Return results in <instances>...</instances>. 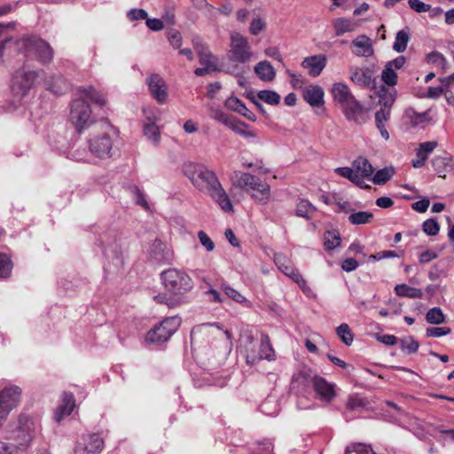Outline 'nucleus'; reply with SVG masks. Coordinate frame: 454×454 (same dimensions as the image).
<instances>
[{
    "label": "nucleus",
    "mask_w": 454,
    "mask_h": 454,
    "mask_svg": "<svg viewBox=\"0 0 454 454\" xmlns=\"http://www.w3.org/2000/svg\"><path fill=\"white\" fill-rule=\"evenodd\" d=\"M185 176L200 191L208 193L224 212H232L233 207L215 173L203 166H188Z\"/></svg>",
    "instance_id": "1"
},
{
    "label": "nucleus",
    "mask_w": 454,
    "mask_h": 454,
    "mask_svg": "<svg viewBox=\"0 0 454 454\" xmlns=\"http://www.w3.org/2000/svg\"><path fill=\"white\" fill-rule=\"evenodd\" d=\"M98 134L88 140L89 150L96 158L105 160L114 155V139L117 136L115 128L106 119L99 120L93 129Z\"/></svg>",
    "instance_id": "2"
},
{
    "label": "nucleus",
    "mask_w": 454,
    "mask_h": 454,
    "mask_svg": "<svg viewBox=\"0 0 454 454\" xmlns=\"http://www.w3.org/2000/svg\"><path fill=\"white\" fill-rule=\"evenodd\" d=\"M19 53L27 59H36L43 64H49L53 59V50L44 40L31 35L21 36L18 43Z\"/></svg>",
    "instance_id": "3"
},
{
    "label": "nucleus",
    "mask_w": 454,
    "mask_h": 454,
    "mask_svg": "<svg viewBox=\"0 0 454 454\" xmlns=\"http://www.w3.org/2000/svg\"><path fill=\"white\" fill-rule=\"evenodd\" d=\"M165 289L172 295L180 298L193 288L192 278L184 270L170 268L160 273Z\"/></svg>",
    "instance_id": "4"
},
{
    "label": "nucleus",
    "mask_w": 454,
    "mask_h": 454,
    "mask_svg": "<svg viewBox=\"0 0 454 454\" xmlns=\"http://www.w3.org/2000/svg\"><path fill=\"white\" fill-rule=\"evenodd\" d=\"M70 120L78 133L89 129H95V125L99 122L92 117L90 106L84 98H76L72 101Z\"/></svg>",
    "instance_id": "5"
},
{
    "label": "nucleus",
    "mask_w": 454,
    "mask_h": 454,
    "mask_svg": "<svg viewBox=\"0 0 454 454\" xmlns=\"http://www.w3.org/2000/svg\"><path fill=\"white\" fill-rule=\"evenodd\" d=\"M236 185L247 192H252L251 196L262 204H266L270 196V185L259 177L249 173H236Z\"/></svg>",
    "instance_id": "6"
},
{
    "label": "nucleus",
    "mask_w": 454,
    "mask_h": 454,
    "mask_svg": "<svg viewBox=\"0 0 454 454\" xmlns=\"http://www.w3.org/2000/svg\"><path fill=\"white\" fill-rule=\"evenodd\" d=\"M43 70H27L25 67L16 70L12 78L11 90L19 99L26 96L35 86L36 80L43 74Z\"/></svg>",
    "instance_id": "7"
},
{
    "label": "nucleus",
    "mask_w": 454,
    "mask_h": 454,
    "mask_svg": "<svg viewBox=\"0 0 454 454\" xmlns=\"http://www.w3.org/2000/svg\"><path fill=\"white\" fill-rule=\"evenodd\" d=\"M181 325V318L174 316L163 319L159 325L149 331L146 341L154 344H162L176 332Z\"/></svg>",
    "instance_id": "8"
},
{
    "label": "nucleus",
    "mask_w": 454,
    "mask_h": 454,
    "mask_svg": "<svg viewBox=\"0 0 454 454\" xmlns=\"http://www.w3.org/2000/svg\"><path fill=\"white\" fill-rule=\"evenodd\" d=\"M252 56L253 52L247 39L239 33L231 34L228 59L232 62L247 63L251 59Z\"/></svg>",
    "instance_id": "9"
},
{
    "label": "nucleus",
    "mask_w": 454,
    "mask_h": 454,
    "mask_svg": "<svg viewBox=\"0 0 454 454\" xmlns=\"http://www.w3.org/2000/svg\"><path fill=\"white\" fill-rule=\"evenodd\" d=\"M35 434V422L26 415H20L18 419L13 440L20 444V449L27 450Z\"/></svg>",
    "instance_id": "10"
},
{
    "label": "nucleus",
    "mask_w": 454,
    "mask_h": 454,
    "mask_svg": "<svg viewBox=\"0 0 454 454\" xmlns=\"http://www.w3.org/2000/svg\"><path fill=\"white\" fill-rule=\"evenodd\" d=\"M21 389L17 386L5 387L0 391V427L6 420L10 411L20 401Z\"/></svg>",
    "instance_id": "11"
},
{
    "label": "nucleus",
    "mask_w": 454,
    "mask_h": 454,
    "mask_svg": "<svg viewBox=\"0 0 454 454\" xmlns=\"http://www.w3.org/2000/svg\"><path fill=\"white\" fill-rule=\"evenodd\" d=\"M104 446L105 441L98 434H83L77 440L73 454H100Z\"/></svg>",
    "instance_id": "12"
},
{
    "label": "nucleus",
    "mask_w": 454,
    "mask_h": 454,
    "mask_svg": "<svg viewBox=\"0 0 454 454\" xmlns=\"http://www.w3.org/2000/svg\"><path fill=\"white\" fill-rule=\"evenodd\" d=\"M311 386L316 393L317 398L319 400L330 403L336 395L335 385L328 382L325 378L314 374L311 378Z\"/></svg>",
    "instance_id": "13"
},
{
    "label": "nucleus",
    "mask_w": 454,
    "mask_h": 454,
    "mask_svg": "<svg viewBox=\"0 0 454 454\" xmlns=\"http://www.w3.org/2000/svg\"><path fill=\"white\" fill-rule=\"evenodd\" d=\"M145 82L153 98L159 104H164L168 95L164 79L158 74H153L146 78Z\"/></svg>",
    "instance_id": "14"
},
{
    "label": "nucleus",
    "mask_w": 454,
    "mask_h": 454,
    "mask_svg": "<svg viewBox=\"0 0 454 454\" xmlns=\"http://www.w3.org/2000/svg\"><path fill=\"white\" fill-rule=\"evenodd\" d=\"M275 353L271 347L270 338L267 334L262 333L261 342L258 344V353L246 355L247 363L254 364L262 359L269 361L274 360Z\"/></svg>",
    "instance_id": "15"
},
{
    "label": "nucleus",
    "mask_w": 454,
    "mask_h": 454,
    "mask_svg": "<svg viewBox=\"0 0 454 454\" xmlns=\"http://www.w3.org/2000/svg\"><path fill=\"white\" fill-rule=\"evenodd\" d=\"M148 254L150 260L155 263L169 262L172 260L171 251L165 243L158 239L152 243Z\"/></svg>",
    "instance_id": "16"
},
{
    "label": "nucleus",
    "mask_w": 454,
    "mask_h": 454,
    "mask_svg": "<svg viewBox=\"0 0 454 454\" xmlns=\"http://www.w3.org/2000/svg\"><path fill=\"white\" fill-rule=\"evenodd\" d=\"M350 80L353 83L363 88H369L374 84L372 70L370 67H352L349 68Z\"/></svg>",
    "instance_id": "17"
},
{
    "label": "nucleus",
    "mask_w": 454,
    "mask_h": 454,
    "mask_svg": "<svg viewBox=\"0 0 454 454\" xmlns=\"http://www.w3.org/2000/svg\"><path fill=\"white\" fill-rule=\"evenodd\" d=\"M343 113L348 121H353L358 124H362L366 121V110L356 98L343 106Z\"/></svg>",
    "instance_id": "18"
},
{
    "label": "nucleus",
    "mask_w": 454,
    "mask_h": 454,
    "mask_svg": "<svg viewBox=\"0 0 454 454\" xmlns=\"http://www.w3.org/2000/svg\"><path fill=\"white\" fill-rule=\"evenodd\" d=\"M326 56L324 54H318L305 58L301 65L303 68L308 69L310 76L317 77L326 67Z\"/></svg>",
    "instance_id": "19"
},
{
    "label": "nucleus",
    "mask_w": 454,
    "mask_h": 454,
    "mask_svg": "<svg viewBox=\"0 0 454 454\" xmlns=\"http://www.w3.org/2000/svg\"><path fill=\"white\" fill-rule=\"evenodd\" d=\"M353 54L358 57H371L374 53L372 40L365 35H360L350 43Z\"/></svg>",
    "instance_id": "20"
},
{
    "label": "nucleus",
    "mask_w": 454,
    "mask_h": 454,
    "mask_svg": "<svg viewBox=\"0 0 454 454\" xmlns=\"http://www.w3.org/2000/svg\"><path fill=\"white\" fill-rule=\"evenodd\" d=\"M220 334H224L227 339L231 338V333L229 331L223 332V330L218 325L214 324H202L192 328L191 332V340L193 341L201 336L217 337V335Z\"/></svg>",
    "instance_id": "21"
},
{
    "label": "nucleus",
    "mask_w": 454,
    "mask_h": 454,
    "mask_svg": "<svg viewBox=\"0 0 454 454\" xmlns=\"http://www.w3.org/2000/svg\"><path fill=\"white\" fill-rule=\"evenodd\" d=\"M431 163L438 176L442 178H445L446 174L454 169V160L448 153L434 156Z\"/></svg>",
    "instance_id": "22"
},
{
    "label": "nucleus",
    "mask_w": 454,
    "mask_h": 454,
    "mask_svg": "<svg viewBox=\"0 0 454 454\" xmlns=\"http://www.w3.org/2000/svg\"><path fill=\"white\" fill-rule=\"evenodd\" d=\"M230 129L250 143L259 144L261 142L257 132L253 128L236 118L231 123Z\"/></svg>",
    "instance_id": "23"
},
{
    "label": "nucleus",
    "mask_w": 454,
    "mask_h": 454,
    "mask_svg": "<svg viewBox=\"0 0 454 454\" xmlns=\"http://www.w3.org/2000/svg\"><path fill=\"white\" fill-rule=\"evenodd\" d=\"M331 93L334 101L338 102L342 106L355 98V97L350 91V89L344 82L333 83L331 90Z\"/></svg>",
    "instance_id": "24"
},
{
    "label": "nucleus",
    "mask_w": 454,
    "mask_h": 454,
    "mask_svg": "<svg viewBox=\"0 0 454 454\" xmlns=\"http://www.w3.org/2000/svg\"><path fill=\"white\" fill-rule=\"evenodd\" d=\"M324 90L318 85H310L304 89L303 98L313 107L324 105Z\"/></svg>",
    "instance_id": "25"
},
{
    "label": "nucleus",
    "mask_w": 454,
    "mask_h": 454,
    "mask_svg": "<svg viewBox=\"0 0 454 454\" xmlns=\"http://www.w3.org/2000/svg\"><path fill=\"white\" fill-rule=\"evenodd\" d=\"M146 121L144 124V133L148 139L154 144H158L160 139L159 128L156 125L157 118L153 114L147 115L146 111L144 110Z\"/></svg>",
    "instance_id": "26"
},
{
    "label": "nucleus",
    "mask_w": 454,
    "mask_h": 454,
    "mask_svg": "<svg viewBox=\"0 0 454 454\" xmlns=\"http://www.w3.org/2000/svg\"><path fill=\"white\" fill-rule=\"evenodd\" d=\"M46 89L56 95L64 94L68 89V83L60 74L51 75L45 80Z\"/></svg>",
    "instance_id": "27"
},
{
    "label": "nucleus",
    "mask_w": 454,
    "mask_h": 454,
    "mask_svg": "<svg viewBox=\"0 0 454 454\" xmlns=\"http://www.w3.org/2000/svg\"><path fill=\"white\" fill-rule=\"evenodd\" d=\"M226 106L230 109H231V110L240 114L241 115H243L244 117H246L249 121H256L255 114L252 111H250L245 106V104L240 99H239L238 98H235V97L229 98L226 100Z\"/></svg>",
    "instance_id": "28"
},
{
    "label": "nucleus",
    "mask_w": 454,
    "mask_h": 454,
    "mask_svg": "<svg viewBox=\"0 0 454 454\" xmlns=\"http://www.w3.org/2000/svg\"><path fill=\"white\" fill-rule=\"evenodd\" d=\"M74 408V398L70 393L63 395L62 404L55 412V419L60 421L64 417L69 416Z\"/></svg>",
    "instance_id": "29"
},
{
    "label": "nucleus",
    "mask_w": 454,
    "mask_h": 454,
    "mask_svg": "<svg viewBox=\"0 0 454 454\" xmlns=\"http://www.w3.org/2000/svg\"><path fill=\"white\" fill-rule=\"evenodd\" d=\"M256 75L264 82H270L276 76V72L269 61H261L254 68Z\"/></svg>",
    "instance_id": "30"
},
{
    "label": "nucleus",
    "mask_w": 454,
    "mask_h": 454,
    "mask_svg": "<svg viewBox=\"0 0 454 454\" xmlns=\"http://www.w3.org/2000/svg\"><path fill=\"white\" fill-rule=\"evenodd\" d=\"M313 375L311 374V370L309 368L303 367L296 372L292 378V387L294 388L304 387L308 383L311 384V378Z\"/></svg>",
    "instance_id": "31"
},
{
    "label": "nucleus",
    "mask_w": 454,
    "mask_h": 454,
    "mask_svg": "<svg viewBox=\"0 0 454 454\" xmlns=\"http://www.w3.org/2000/svg\"><path fill=\"white\" fill-rule=\"evenodd\" d=\"M353 167L356 168V171L357 173L360 171L361 174L360 176L362 177V180L364 178H368L372 176L374 172V168L372 165L370 163V161L364 158V157H358L353 161Z\"/></svg>",
    "instance_id": "32"
},
{
    "label": "nucleus",
    "mask_w": 454,
    "mask_h": 454,
    "mask_svg": "<svg viewBox=\"0 0 454 454\" xmlns=\"http://www.w3.org/2000/svg\"><path fill=\"white\" fill-rule=\"evenodd\" d=\"M333 25L335 35L338 36L356 29V24L347 18H338L333 20Z\"/></svg>",
    "instance_id": "33"
},
{
    "label": "nucleus",
    "mask_w": 454,
    "mask_h": 454,
    "mask_svg": "<svg viewBox=\"0 0 454 454\" xmlns=\"http://www.w3.org/2000/svg\"><path fill=\"white\" fill-rule=\"evenodd\" d=\"M79 92L82 94V98H89L91 102L98 105L104 106L106 104V99L103 94L99 91H97L93 87H82L79 89Z\"/></svg>",
    "instance_id": "34"
},
{
    "label": "nucleus",
    "mask_w": 454,
    "mask_h": 454,
    "mask_svg": "<svg viewBox=\"0 0 454 454\" xmlns=\"http://www.w3.org/2000/svg\"><path fill=\"white\" fill-rule=\"evenodd\" d=\"M396 295L408 298H422L421 289L411 287L405 284H399L395 286Z\"/></svg>",
    "instance_id": "35"
},
{
    "label": "nucleus",
    "mask_w": 454,
    "mask_h": 454,
    "mask_svg": "<svg viewBox=\"0 0 454 454\" xmlns=\"http://www.w3.org/2000/svg\"><path fill=\"white\" fill-rule=\"evenodd\" d=\"M410 41V34H409V28L400 30L395 35V39L393 44V49L398 52L402 53L403 52L408 45V43Z\"/></svg>",
    "instance_id": "36"
},
{
    "label": "nucleus",
    "mask_w": 454,
    "mask_h": 454,
    "mask_svg": "<svg viewBox=\"0 0 454 454\" xmlns=\"http://www.w3.org/2000/svg\"><path fill=\"white\" fill-rule=\"evenodd\" d=\"M335 172L339 174L340 176L345 177L351 181L352 183L356 184L359 187H364V180H362V177L360 176L359 173H357V171L348 167H340L337 168L335 169Z\"/></svg>",
    "instance_id": "37"
},
{
    "label": "nucleus",
    "mask_w": 454,
    "mask_h": 454,
    "mask_svg": "<svg viewBox=\"0 0 454 454\" xmlns=\"http://www.w3.org/2000/svg\"><path fill=\"white\" fill-rule=\"evenodd\" d=\"M379 95V102L382 106V107L391 109L392 105L395 100V90H389L382 86L378 92Z\"/></svg>",
    "instance_id": "38"
},
{
    "label": "nucleus",
    "mask_w": 454,
    "mask_h": 454,
    "mask_svg": "<svg viewBox=\"0 0 454 454\" xmlns=\"http://www.w3.org/2000/svg\"><path fill=\"white\" fill-rule=\"evenodd\" d=\"M21 41V37H5L0 43V59H3L5 51H8L11 52L12 51L19 53V46L18 43Z\"/></svg>",
    "instance_id": "39"
},
{
    "label": "nucleus",
    "mask_w": 454,
    "mask_h": 454,
    "mask_svg": "<svg viewBox=\"0 0 454 454\" xmlns=\"http://www.w3.org/2000/svg\"><path fill=\"white\" fill-rule=\"evenodd\" d=\"M209 116L224 124L225 126H227L228 128H230L231 126V123L233 122V121L235 120V117L231 116V115H229L227 114H225L222 109L220 108H217V107H213L211 106L209 108Z\"/></svg>",
    "instance_id": "40"
},
{
    "label": "nucleus",
    "mask_w": 454,
    "mask_h": 454,
    "mask_svg": "<svg viewBox=\"0 0 454 454\" xmlns=\"http://www.w3.org/2000/svg\"><path fill=\"white\" fill-rule=\"evenodd\" d=\"M369 401L367 398L361 396L358 394L350 395L348 397V401L346 403L347 409L356 410L358 408L367 409L369 405Z\"/></svg>",
    "instance_id": "41"
},
{
    "label": "nucleus",
    "mask_w": 454,
    "mask_h": 454,
    "mask_svg": "<svg viewBox=\"0 0 454 454\" xmlns=\"http://www.w3.org/2000/svg\"><path fill=\"white\" fill-rule=\"evenodd\" d=\"M340 237L336 231H328L324 234V245L328 251L333 250L340 245Z\"/></svg>",
    "instance_id": "42"
},
{
    "label": "nucleus",
    "mask_w": 454,
    "mask_h": 454,
    "mask_svg": "<svg viewBox=\"0 0 454 454\" xmlns=\"http://www.w3.org/2000/svg\"><path fill=\"white\" fill-rule=\"evenodd\" d=\"M373 219V214L367 211H359L349 215L348 221L354 224H365Z\"/></svg>",
    "instance_id": "43"
},
{
    "label": "nucleus",
    "mask_w": 454,
    "mask_h": 454,
    "mask_svg": "<svg viewBox=\"0 0 454 454\" xmlns=\"http://www.w3.org/2000/svg\"><path fill=\"white\" fill-rule=\"evenodd\" d=\"M426 320L432 325H440L445 322V315L440 308L434 307L427 312Z\"/></svg>",
    "instance_id": "44"
},
{
    "label": "nucleus",
    "mask_w": 454,
    "mask_h": 454,
    "mask_svg": "<svg viewBox=\"0 0 454 454\" xmlns=\"http://www.w3.org/2000/svg\"><path fill=\"white\" fill-rule=\"evenodd\" d=\"M395 170L393 168H384L378 170L372 180L375 184H384L394 176Z\"/></svg>",
    "instance_id": "45"
},
{
    "label": "nucleus",
    "mask_w": 454,
    "mask_h": 454,
    "mask_svg": "<svg viewBox=\"0 0 454 454\" xmlns=\"http://www.w3.org/2000/svg\"><path fill=\"white\" fill-rule=\"evenodd\" d=\"M381 80L388 86H395L397 83L396 70L386 64L381 73Z\"/></svg>",
    "instance_id": "46"
},
{
    "label": "nucleus",
    "mask_w": 454,
    "mask_h": 454,
    "mask_svg": "<svg viewBox=\"0 0 454 454\" xmlns=\"http://www.w3.org/2000/svg\"><path fill=\"white\" fill-rule=\"evenodd\" d=\"M316 210V207L306 200H301L296 205V215L309 218L310 214Z\"/></svg>",
    "instance_id": "47"
},
{
    "label": "nucleus",
    "mask_w": 454,
    "mask_h": 454,
    "mask_svg": "<svg viewBox=\"0 0 454 454\" xmlns=\"http://www.w3.org/2000/svg\"><path fill=\"white\" fill-rule=\"evenodd\" d=\"M336 333L344 344L348 346L352 344L354 336L348 324L343 323L339 325L336 328Z\"/></svg>",
    "instance_id": "48"
},
{
    "label": "nucleus",
    "mask_w": 454,
    "mask_h": 454,
    "mask_svg": "<svg viewBox=\"0 0 454 454\" xmlns=\"http://www.w3.org/2000/svg\"><path fill=\"white\" fill-rule=\"evenodd\" d=\"M154 301L159 304H165L168 308H174L182 303L180 298L176 297L172 294L168 296L167 294H159L153 297Z\"/></svg>",
    "instance_id": "49"
},
{
    "label": "nucleus",
    "mask_w": 454,
    "mask_h": 454,
    "mask_svg": "<svg viewBox=\"0 0 454 454\" xmlns=\"http://www.w3.org/2000/svg\"><path fill=\"white\" fill-rule=\"evenodd\" d=\"M274 262L285 275H287L294 269L290 260L283 254H276Z\"/></svg>",
    "instance_id": "50"
},
{
    "label": "nucleus",
    "mask_w": 454,
    "mask_h": 454,
    "mask_svg": "<svg viewBox=\"0 0 454 454\" xmlns=\"http://www.w3.org/2000/svg\"><path fill=\"white\" fill-rule=\"evenodd\" d=\"M257 97L259 99L272 106L278 105L280 102V96L273 90H260L257 94Z\"/></svg>",
    "instance_id": "51"
},
{
    "label": "nucleus",
    "mask_w": 454,
    "mask_h": 454,
    "mask_svg": "<svg viewBox=\"0 0 454 454\" xmlns=\"http://www.w3.org/2000/svg\"><path fill=\"white\" fill-rule=\"evenodd\" d=\"M345 454H375L371 445L364 443H354L346 448Z\"/></svg>",
    "instance_id": "52"
},
{
    "label": "nucleus",
    "mask_w": 454,
    "mask_h": 454,
    "mask_svg": "<svg viewBox=\"0 0 454 454\" xmlns=\"http://www.w3.org/2000/svg\"><path fill=\"white\" fill-rule=\"evenodd\" d=\"M12 262L4 254H0V278H9L12 273Z\"/></svg>",
    "instance_id": "53"
},
{
    "label": "nucleus",
    "mask_w": 454,
    "mask_h": 454,
    "mask_svg": "<svg viewBox=\"0 0 454 454\" xmlns=\"http://www.w3.org/2000/svg\"><path fill=\"white\" fill-rule=\"evenodd\" d=\"M401 348L405 350L408 354H414L418 351L419 344L411 336L404 337L400 340Z\"/></svg>",
    "instance_id": "54"
},
{
    "label": "nucleus",
    "mask_w": 454,
    "mask_h": 454,
    "mask_svg": "<svg viewBox=\"0 0 454 454\" xmlns=\"http://www.w3.org/2000/svg\"><path fill=\"white\" fill-rule=\"evenodd\" d=\"M427 63L440 67L442 69H445L447 67L446 59L442 53L438 51H432L431 53L427 54Z\"/></svg>",
    "instance_id": "55"
},
{
    "label": "nucleus",
    "mask_w": 454,
    "mask_h": 454,
    "mask_svg": "<svg viewBox=\"0 0 454 454\" xmlns=\"http://www.w3.org/2000/svg\"><path fill=\"white\" fill-rule=\"evenodd\" d=\"M24 449H20V444H12L0 441V454H22Z\"/></svg>",
    "instance_id": "56"
},
{
    "label": "nucleus",
    "mask_w": 454,
    "mask_h": 454,
    "mask_svg": "<svg viewBox=\"0 0 454 454\" xmlns=\"http://www.w3.org/2000/svg\"><path fill=\"white\" fill-rule=\"evenodd\" d=\"M408 4L411 10L418 13H423L431 11V5L420 0H408Z\"/></svg>",
    "instance_id": "57"
},
{
    "label": "nucleus",
    "mask_w": 454,
    "mask_h": 454,
    "mask_svg": "<svg viewBox=\"0 0 454 454\" xmlns=\"http://www.w3.org/2000/svg\"><path fill=\"white\" fill-rule=\"evenodd\" d=\"M439 229V224L434 219H428L423 223V231L429 236H435Z\"/></svg>",
    "instance_id": "58"
},
{
    "label": "nucleus",
    "mask_w": 454,
    "mask_h": 454,
    "mask_svg": "<svg viewBox=\"0 0 454 454\" xmlns=\"http://www.w3.org/2000/svg\"><path fill=\"white\" fill-rule=\"evenodd\" d=\"M450 327H428L426 330V335L428 338H438L450 333Z\"/></svg>",
    "instance_id": "59"
},
{
    "label": "nucleus",
    "mask_w": 454,
    "mask_h": 454,
    "mask_svg": "<svg viewBox=\"0 0 454 454\" xmlns=\"http://www.w3.org/2000/svg\"><path fill=\"white\" fill-rule=\"evenodd\" d=\"M222 289L229 298L232 299L233 301L239 303H242L246 301V298L239 292H238L237 290L231 286L223 285L222 286Z\"/></svg>",
    "instance_id": "60"
},
{
    "label": "nucleus",
    "mask_w": 454,
    "mask_h": 454,
    "mask_svg": "<svg viewBox=\"0 0 454 454\" xmlns=\"http://www.w3.org/2000/svg\"><path fill=\"white\" fill-rule=\"evenodd\" d=\"M198 238L207 252H211L215 249V243L204 231L198 232Z\"/></svg>",
    "instance_id": "61"
},
{
    "label": "nucleus",
    "mask_w": 454,
    "mask_h": 454,
    "mask_svg": "<svg viewBox=\"0 0 454 454\" xmlns=\"http://www.w3.org/2000/svg\"><path fill=\"white\" fill-rule=\"evenodd\" d=\"M199 59H200V63L202 66H206V67H213V68H216V67H215V58H214V56L211 54L210 51H205V52H200Z\"/></svg>",
    "instance_id": "62"
},
{
    "label": "nucleus",
    "mask_w": 454,
    "mask_h": 454,
    "mask_svg": "<svg viewBox=\"0 0 454 454\" xmlns=\"http://www.w3.org/2000/svg\"><path fill=\"white\" fill-rule=\"evenodd\" d=\"M390 118V109L381 107L375 113V122L376 124H385Z\"/></svg>",
    "instance_id": "63"
},
{
    "label": "nucleus",
    "mask_w": 454,
    "mask_h": 454,
    "mask_svg": "<svg viewBox=\"0 0 454 454\" xmlns=\"http://www.w3.org/2000/svg\"><path fill=\"white\" fill-rule=\"evenodd\" d=\"M168 41L169 43L172 45L175 49H180L182 45V35L180 32L177 30H171L168 32Z\"/></svg>",
    "instance_id": "64"
}]
</instances>
